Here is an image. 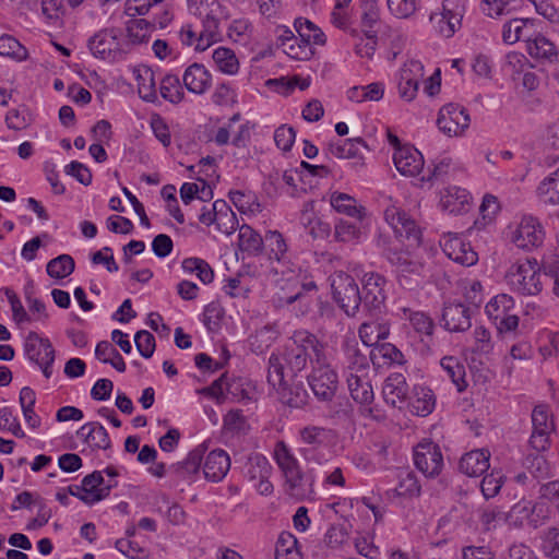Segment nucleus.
<instances>
[{"label": "nucleus", "instance_id": "1", "mask_svg": "<svg viewBox=\"0 0 559 559\" xmlns=\"http://www.w3.org/2000/svg\"><path fill=\"white\" fill-rule=\"evenodd\" d=\"M290 341L283 353H272L269 357H276L280 360L283 373L287 377L298 378L308 364L313 370L318 362L324 360V345L314 334L308 331H296Z\"/></svg>", "mask_w": 559, "mask_h": 559}, {"label": "nucleus", "instance_id": "2", "mask_svg": "<svg viewBox=\"0 0 559 559\" xmlns=\"http://www.w3.org/2000/svg\"><path fill=\"white\" fill-rule=\"evenodd\" d=\"M266 378L283 405L302 408L309 403L310 395L305 382L283 373V367L276 357L269 358Z\"/></svg>", "mask_w": 559, "mask_h": 559}, {"label": "nucleus", "instance_id": "3", "mask_svg": "<svg viewBox=\"0 0 559 559\" xmlns=\"http://www.w3.org/2000/svg\"><path fill=\"white\" fill-rule=\"evenodd\" d=\"M543 267L536 259L518 262L508 270L506 280L514 292L523 296H535L543 289Z\"/></svg>", "mask_w": 559, "mask_h": 559}, {"label": "nucleus", "instance_id": "4", "mask_svg": "<svg viewBox=\"0 0 559 559\" xmlns=\"http://www.w3.org/2000/svg\"><path fill=\"white\" fill-rule=\"evenodd\" d=\"M274 455L276 463L286 479L288 492L296 498H304L307 493L312 492V480L306 487V477L302 474L298 461L290 453L284 441H280L275 445Z\"/></svg>", "mask_w": 559, "mask_h": 559}, {"label": "nucleus", "instance_id": "5", "mask_svg": "<svg viewBox=\"0 0 559 559\" xmlns=\"http://www.w3.org/2000/svg\"><path fill=\"white\" fill-rule=\"evenodd\" d=\"M361 307L370 317H379L385 312L386 278L377 272H367L361 280Z\"/></svg>", "mask_w": 559, "mask_h": 559}, {"label": "nucleus", "instance_id": "6", "mask_svg": "<svg viewBox=\"0 0 559 559\" xmlns=\"http://www.w3.org/2000/svg\"><path fill=\"white\" fill-rule=\"evenodd\" d=\"M333 299L348 317H356L361 307L360 288L353 276L338 272L332 277Z\"/></svg>", "mask_w": 559, "mask_h": 559}, {"label": "nucleus", "instance_id": "7", "mask_svg": "<svg viewBox=\"0 0 559 559\" xmlns=\"http://www.w3.org/2000/svg\"><path fill=\"white\" fill-rule=\"evenodd\" d=\"M383 254L392 265L396 266L397 283L401 287L412 290L419 286L424 267L420 262L412 260L407 252L392 248H386Z\"/></svg>", "mask_w": 559, "mask_h": 559}, {"label": "nucleus", "instance_id": "8", "mask_svg": "<svg viewBox=\"0 0 559 559\" xmlns=\"http://www.w3.org/2000/svg\"><path fill=\"white\" fill-rule=\"evenodd\" d=\"M308 384L314 396L320 401H332L336 393L338 379L336 372L330 367L324 355V360L307 377Z\"/></svg>", "mask_w": 559, "mask_h": 559}, {"label": "nucleus", "instance_id": "9", "mask_svg": "<svg viewBox=\"0 0 559 559\" xmlns=\"http://www.w3.org/2000/svg\"><path fill=\"white\" fill-rule=\"evenodd\" d=\"M24 349L29 360L39 366L45 378L49 379L52 374L51 366L56 355L50 341L31 331L26 336Z\"/></svg>", "mask_w": 559, "mask_h": 559}, {"label": "nucleus", "instance_id": "10", "mask_svg": "<svg viewBox=\"0 0 559 559\" xmlns=\"http://www.w3.org/2000/svg\"><path fill=\"white\" fill-rule=\"evenodd\" d=\"M386 222L392 226L394 234L401 240L407 241L408 248H417L421 242V229L404 211L395 206L384 211Z\"/></svg>", "mask_w": 559, "mask_h": 559}, {"label": "nucleus", "instance_id": "11", "mask_svg": "<svg viewBox=\"0 0 559 559\" xmlns=\"http://www.w3.org/2000/svg\"><path fill=\"white\" fill-rule=\"evenodd\" d=\"M533 432L530 438L531 447L537 452L546 451L550 445V433L555 431V423L548 406L539 404L532 412Z\"/></svg>", "mask_w": 559, "mask_h": 559}, {"label": "nucleus", "instance_id": "12", "mask_svg": "<svg viewBox=\"0 0 559 559\" xmlns=\"http://www.w3.org/2000/svg\"><path fill=\"white\" fill-rule=\"evenodd\" d=\"M471 118L467 110L459 104H447L439 110L437 126L449 136L462 135L469 127Z\"/></svg>", "mask_w": 559, "mask_h": 559}, {"label": "nucleus", "instance_id": "13", "mask_svg": "<svg viewBox=\"0 0 559 559\" xmlns=\"http://www.w3.org/2000/svg\"><path fill=\"white\" fill-rule=\"evenodd\" d=\"M414 463L425 476H438L443 466L440 447L432 441L419 443L414 450Z\"/></svg>", "mask_w": 559, "mask_h": 559}, {"label": "nucleus", "instance_id": "14", "mask_svg": "<svg viewBox=\"0 0 559 559\" xmlns=\"http://www.w3.org/2000/svg\"><path fill=\"white\" fill-rule=\"evenodd\" d=\"M443 252L454 262L464 266H472L477 263L478 255L469 242H466L456 234L449 233L440 240Z\"/></svg>", "mask_w": 559, "mask_h": 559}, {"label": "nucleus", "instance_id": "15", "mask_svg": "<svg viewBox=\"0 0 559 559\" xmlns=\"http://www.w3.org/2000/svg\"><path fill=\"white\" fill-rule=\"evenodd\" d=\"M441 322L449 332H465L472 326V310L462 302L444 304Z\"/></svg>", "mask_w": 559, "mask_h": 559}, {"label": "nucleus", "instance_id": "16", "mask_svg": "<svg viewBox=\"0 0 559 559\" xmlns=\"http://www.w3.org/2000/svg\"><path fill=\"white\" fill-rule=\"evenodd\" d=\"M543 239L544 231L534 217H524L513 235V242L526 250L539 246Z\"/></svg>", "mask_w": 559, "mask_h": 559}, {"label": "nucleus", "instance_id": "17", "mask_svg": "<svg viewBox=\"0 0 559 559\" xmlns=\"http://www.w3.org/2000/svg\"><path fill=\"white\" fill-rule=\"evenodd\" d=\"M393 162L396 169L404 176H416L424 167V157L414 146L400 147L394 152Z\"/></svg>", "mask_w": 559, "mask_h": 559}, {"label": "nucleus", "instance_id": "18", "mask_svg": "<svg viewBox=\"0 0 559 559\" xmlns=\"http://www.w3.org/2000/svg\"><path fill=\"white\" fill-rule=\"evenodd\" d=\"M119 29L103 28L88 39V48L96 58L106 59L118 49Z\"/></svg>", "mask_w": 559, "mask_h": 559}, {"label": "nucleus", "instance_id": "19", "mask_svg": "<svg viewBox=\"0 0 559 559\" xmlns=\"http://www.w3.org/2000/svg\"><path fill=\"white\" fill-rule=\"evenodd\" d=\"M424 67L421 62L412 60L401 71L399 81L400 96L407 102L413 100L416 97L419 81L417 75H423Z\"/></svg>", "mask_w": 559, "mask_h": 559}, {"label": "nucleus", "instance_id": "20", "mask_svg": "<svg viewBox=\"0 0 559 559\" xmlns=\"http://www.w3.org/2000/svg\"><path fill=\"white\" fill-rule=\"evenodd\" d=\"M230 468V459L224 450L211 451L204 462V477L213 483H218L225 478Z\"/></svg>", "mask_w": 559, "mask_h": 559}, {"label": "nucleus", "instance_id": "21", "mask_svg": "<svg viewBox=\"0 0 559 559\" xmlns=\"http://www.w3.org/2000/svg\"><path fill=\"white\" fill-rule=\"evenodd\" d=\"M455 8H457L455 0H444L442 3V12L431 13L430 15L431 23L441 24V22H444V19H447V26H439V33L447 38L453 36L461 25L462 15L454 11Z\"/></svg>", "mask_w": 559, "mask_h": 559}, {"label": "nucleus", "instance_id": "22", "mask_svg": "<svg viewBox=\"0 0 559 559\" xmlns=\"http://www.w3.org/2000/svg\"><path fill=\"white\" fill-rule=\"evenodd\" d=\"M347 386L352 399L361 405H369L373 402L374 394L368 378V373L358 374L348 372L346 376Z\"/></svg>", "mask_w": 559, "mask_h": 559}, {"label": "nucleus", "instance_id": "23", "mask_svg": "<svg viewBox=\"0 0 559 559\" xmlns=\"http://www.w3.org/2000/svg\"><path fill=\"white\" fill-rule=\"evenodd\" d=\"M104 483L105 480L103 474L99 471H94L93 473L86 475L82 479V488L84 495L81 497V501L87 506H92L107 498L108 487H102Z\"/></svg>", "mask_w": 559, "mask_h": 559}, {"label": "nucleus", "instance_id": "24", "mask_svg": "<svg viewBox=\"0 0 559 559\" xmlns=\"http://www.w3.org/2000/svg\"><path fill=\"white\" fill-rule=\"evenodd\" d=\"M489 451L484 449L474 450L461 457L459 468L469 477H478L489 468Z\"/></svg>", "mask_w": 559, "mask_h": 559}, {"label": "nucleus", "instance_id": "25", "mask_svg": "<svg viewBox=\"0 0 559 559\" xmlns=\"http://www.w3.org/2000/svg\"><path fill=\"white\" fill-rule=\"evenodd\" d=\"M211 74L201 63H192L183 73V85L194 94H203L211 85Z\"/></svg>", "mask_w": 559, "mask_h": 559}, {"label": "nucleus", "instance_id": "26", "mask_svg": "<svg viewBox=\"0 0 559 559\" xmlns=\"http://www.w3.org/2000/svg\"><path fill=\"white\" fill-rule=\"evenodd\" d=\"M203 455L204 449L197 447L189 452L182 462L171 464L168 471L179 478L191 481L200 471Z\"/></svg>", "mask_w": 559, "mask_h": 559}, {"label": "nucleus", "instance_id": "27", "mask_svg": "<svg viewBox=\"0 0 559 559\" xmlns=\"http://www.w3.org/2000/svg\"><path fill=\"white\" fill-rule=\"evenodd\" d=\"M382 393L385 402L392 406L404 403L408 393L405 378L400 373L391 374L383 384Z\"/></svg>", "mask_w": 559, "mask_h": 559}, {"label": "nucleus", "instance_id": "28", "mask_svg": "<svg viewBox=\"0 0 559 559\" xmlns=\"http://www.w3.org/2000/svg\"><path fill=\"white\" fill-rule=\"evenodd\" d=\"M359 337L366 346L376 347L382 344L390 334V325L384 321L364 322L358 330Z\"/></svg>", "mask_w": 559, "mask_h": 559}, {"label": "nucleus", "instance_id": "29", "mask_svg": "<svg viewBox=\"0 0 559 559\" xmlns=\"http://www.w3.org/2000/svg\"><path fill=\"white\" fill-rule=\"evenodd\" d=\"M526 49L532 58H543L549 62L557 61L558 51L554 43L538 34L534 38L527 35Z\"/></svg>", "mask_w": 559, "mask_h": 559}, {"label": "nucleus", "instance_id": "30", "mask_svg": "<svg viewBox=\"0 0 559 559\" xmlns=\"http://www.w3.org/2000/svg\"><path fill=\"white\" fill-rule=\"evenodd\" d=\"M332 207L338 212L350 217H357L361 219L365 216V207L357 206L356 199L347 193L333 192L330 198Z\"/></svg>", "mask_w": 559, "mask_h": 559}, {"label": "nucleus", "instance_id": "31", "mask_svg": "<svg viewBox=\"0 0 559 559\" xmlns=\"http://www.w3.org/2000/svg\"><path fill=\"white\" fill-rule=\"evenodd\" d=\"M156 28L155 21L132 19L127 23V33L132 44L146 43Z\"/></svg>", "mask_w": 559, "mask_h": 559}, {"label": "nucleus", "instance_id": "32", "mask_svg": "<svg viewBox=\"0 0 559 559\" xmlns=\"http://www.w3.org/2000/svg\"><path fill=\"white\" fill-rule=\"evenodd\" d=\"M238 240L239 248L242 252H247L251 255H258L263 250L264 240L248 225H242L239 228Z\"/></svg>", "mask_w": 559, "mask_h": 559}, {"label": "nucleus", "instance_id": "33", "mask_svg": "<svg viewBox=\"0 0 559 559\" xmlns=\"http://www.w3.org/2000/svg\"><path fill=\"white\" fill-rule=\"evenodd\" d=\"M95 356L102 362L111 365L119 372L126 370V362L122 356L108 341L97 343Z\"/></svg>", "mask_w": 559, "mask_h": 559}, {"label": "nucleus", "instance_id": "34", "mask_svg": "<svg viewBox=\"0 0 559 559\" xmlns=\"http://www.w3.org/2000/svg\"><path fill=\"white\" fill-rule=\"evenodd\" d=\"M275 559H301L298 540L292 533L283 532L278 536L275 547Z\"/></svg>", "mask_w": 559, "mask_h": 559}, {"label": "nucleus", "instance_id": "35", "mask_svg": "<svg viewBox=\"0 0 559 559\" xmlns=\"http://www.w3.org/2000/svg\"><path fill=\"white\" fill-rule=\"evenodd\" d=\"M440 365L451 381L456 385L457 391L463 392L467 388L464 365L461 364L457 358L452 356L443 357Z\"/></svg>", "mask_w": 559, "mask_h": 559}, {"label": "nucleus", "instance_id": "36", "mask_svg": "<svg viewBox=\"0 0 559 559\" xmlns=\"http://www.w3.org/2000/svg\"><path fill=\"white\" fill-rule=\"evenodd\" d=\"M243 473L249 480H258L270 476L271 465L265 456L253 454L249 456L243 467Z\"/></svg>", "mask_w": 559, "mask_h": 559}, {"label": "nucleus", "instance_id": "37", "mask_svg": "<svg viewBox=\"0 0 559 559\" xmlns=\"http://www.w3.org/2000/svg\"><path fill=\"white\" fill-rule=\"evenodd\" d=\"M159 92L162 97L171 104H179L185 97L180 80L175 74H166L163 78Z\"/></svg>", "mask_w": 559, "mask_h": 559}, {"label": "nucleus", "instance_id": "38", "mask_svg": "<svg viewBox=\"0 0 559 559\" xmlns=\"http://www.w3.org/2000/svg\"><path fill=\"white\" fill-rule=\"evenodd\" d=\"M75 267L74 260L69 254H60L47 263V274L57 280L69 276Z\"/></svg>", "mask_w": 559, "mask_h": 559}, {"label": "nucleus", "instance_id": "39", "mask_svg": "<svg viewBox=\"0 0 559 559\" xmlns=\"http://www.w3.org/2000/svg\"><path fill=\"white\" fill-rule=\"evenodd\" d=\"M213 60L218 69L226 74H235L239 69V61L230 48L218 47L213 52Z\"/></svg>", "mask_w": 559, "mask_h": 559}, {"label": "nucleus", "instance_id": "40", "mask_svg": "<svg viewBox=\"0 0 559 559\" xmlns=\"http://www.w3.org/2000/svg\"><path fill=\"white\" fill-rule=\"evenodd\" d=\"M359 146H365V141L355 138L330 143L329 150L337 158H353L358 156Z\"/></svg>", "mask_w": 559, "mask_h": 559}, {"label": "nucleus", "instance_id": "41", "mask_svg": "<svg viewBox=\"0 0 559 559\" xmlns=\"http://www.w3.org/2000/svg\"><path fill=\"white\" fill-rule=\"evenodd\" d=\"M540 540V549L544 556L549 559H559V525L543 531Z\"/></svg>", "mask_w": 559, "mask_h": 559}, {"label": "nucleus", "instance_id": "42", "mask_svg": "<svg viewBox=\"0 0 559 559\" xmlns=\"http://www.w3.org/2000/svg\"><path fill=\"white\" fill-rule=\"evenodd\" d=\"M346 354V374L354 372L358 374L368 373L369 362L368 358L362 355L355 345H347L345 349Z\"/></svg>", "mask_w": 559, "mask_h": 559}, {"label": "nucleus", "instance_id": "43", "mask_svg": "<svg viewBox=\"0 0 559 559\" xmlns=\"http://www.w3.org/2000/svg\"><path fill=\"white\" fill-rule=\"evenodd\" d=\"M138 93L139 96L147 103H156L158 100L154 72L150 69H145L143 74H138Z\"/></svg>", "mask_w": 559, "mask_h": 559}, {"label": "nucleus", "instance_id": "44", "mask_svg": "<svg viewBox=\"0 0 559 559\" xmlns=\"http://www.w3.org/2000/svg\"><path fill=\"white\" fill-rule=\"evenodd\" d=\"M0 56L10 57L17 61L25 60L28 56L26 48L13 36H0Z\"/></svg>", "mask_w": 559, "mask_h": 559}, {"label": "nucleus", "instance_id": "45", "mask_svg": "<svg viewBox=\"0 0 559 559\" xmlns=\"http://www.w3.org/2000/svg\"><path fill=\"white\" fill-rule=\"evenodd\" d=\"M527 24H533L531 19H513L503 26L502 38L506 44H514L522 38H527L524 28Z\"/></svg>", "mask_w": 559, "mask_h": 559}, {"label": "nucleus", "instance_id": "46", "mask_svg": "<svg viewBox=\"0 0 559 559\" xmlns=\"http://www.w3.org/2000/svg\"><path fill=\"white\" fill-rule=\"evenodd\" d=\"M86 442L93 449L107 450L111 447L107 430L96 421H92V428L86 432Z\"/></svg>", "mask_w": 559, "mask_h": 559}, {"label": "nucleus", "instance_id": "47", "mask_svg": "<svg viewBox=\"0 0 559 559\" xmlns=\"http://www.w3.org/2000/svg\"><path fill=\"white\" fill-rule=\"evenodd\" d=\"M539 198L549 204H559V180L550 175L546 177L537 188Z\"/></svg>", "mask_w": 559, "mask_h": 559}, {"label": "nucleus", "instance_id": "48", "mask_svg": "<svg viewBox=\"0 0 559 559\" xmlns=\"http://www.w3.org/2000/svg\"><path fill=\"white\" fill-rule=\"evenodd\" d=\"M435 407V396L429 389H420L416 393L415 400L412 402V409L418 416L429 415Z\"/></svg>", "mask_w": 559, "mask_h": 559}, {"label": "nucleus", "instance_id": "49", "mask_svg": "<svg viewBox=\"0 0 559 559\" xmlns=\"http://www.w3.org/2000/svg\"><path fill=\"white\" fill-rule=\"evenodd\" d=\"M514 300L511 296L507 294L497 295L492 298L486 306V312L488 316L493 317L496 320L499 319L502 314L508 313V311L513 308Z\"/></svg>", "mask_w": 559, "mask_h": 559}, {"label": "nucleus", "instance_id": "50", "mask_svg": "<svg viewBox=\"0 0 559 559\" xmlns=\"http://www.w3.org/2000/svg\"><path fill=\"white\" fill-rule=\"evenodd\" d=\"M361 231L356 224L340 219L334 227V238L341 242H350L360 238Z\"/></svg>", "mask_w": 559, "mask_h": 559}, {"label": "nucleus", "instance_id": "51", "mask_svg": "<svg viewBox=\"0 0 559 559\" xmlns=\"http://www.w3.org/2000/svg\"><path fill=\"white\" fill-rule=\"evenodd\" d=\"M378 357L394 364H402L404 358L402 352L391 343H382L371 349L370 359L374 362Z\"/></svg>", "mask_w": 559, "mask_h": 559}, {"label": "nucleus", "instance_id": "52", "mask_svg": "<svg viewBox=\"0 0 559 559\" xmlns=\"http://www.w3.org/2000/svg\"><path fill=\"white\" fill-rule=\"evenodd\" d=\"M300 440L304 444L309 445L311 449H317L324 443L326 439V430L323 427L307 426L300 431Z\"/></svg>", "mask_w": 559, "mask_h": 559}, {"label": "nucleus", "instance_id": "53", "mask_svg": "<svg viewBox=\"0 0 559 559\" xmlns=\"http://www.w3.org/2000/svg\"><path fill=\"white\" fill-rule=\"evenodd\" d=\"M503 479L504 476L499 471H492L483 478L480 488L486 499L493 498L499 493Z\"/></svg>", "mask_w": 559, "mask_h": 559}, {"label": "nucleus", "instance_id": "54", "mask_svg": "<svg viewBox=\"0 0 559 559\" xmlns=\"http://www.w3.org/2000/svg\"><path fill=\"white\" fill-rule=\"evenodd\" d=\"M348 540V532L344 525L333 524L324 535V544L331 549H338Z\"/></svg>", "mask_w": 559, "mask_h": 559}, {"label": "nucleus", "instance_id": "55", "mask_svg": "<svg viewBox=\"0 0 559 559\" xmlns=\"http://www.w3.org/2000/svg\"><path fill=\"white\" fill-rule=\"evenodd\" d=\"M265 242L270 248L271 254L277 261H281L285 258V253L287 251V245L283 237V235L277 230H270L265 235Z\"/></svg>", "mask_w": 559, "mask_h": 559}, {"label": "nucleus", "instance_id": "56", "mask_svg": "<svg viewBox=\"0 0 559 559\" xmlns=\"http://www.w3.org/2000/svg\"><path fill=\"white\" fill-rule=\"evenodd\" d=\"M400 483L396 488L399 496H415L419 495L420 486L417 477L413 472H403L400 474Z\"/></svg>", "mask_w": 559, "mask_h": 559}, {"label": "nucleus", "instance_id": "57", "mask_svg": "<svg viewBox=\"0 0 559 559\" xmlns=\"http://www.w3.org/2000/svg\"><path fill=\"white\" fill-rule=\"evenodd\" d=\"M136 349L144 358H151L155 350V337L145 330L138 331L134 335Z\"/></svg>", "mask_w": 559, "mask_h": 559}, {"label": "nucleus", "instance_id": "58", "mask_svg": "<svg viewBox=\"0 0 559 559\" xmlns=\"http://www.w3.org/2000/svg\"><path fill=\"white\" fill-rule=\"evenodd\" d=\"M284 51L289 57L297 60H308L314 53L311 44L304 41L300 37L299 39L296 37V41L289 43L286 48H284Z\"/></svg>", "mask_w": 559, "mask_h": 559}, {"label": "nucleus", "instance_id": "59", "mask_svg": "<svg viewBox=\"0 0 559 559\" xmlns=\"http://www.w3.org/2000/svg\"><path fill=\"white\" fill-rule=\"evenodd\" d=\"M409 322L416 332L424 334L427 337H431L435 329V323L430 317L424 312H412L409 316Z\"/></svg>", "mask_w": 559, "mask_h": 559}, {"label": "nucleus", "instance_id": "60", "mask_svg": "<svg viewBox=\"0 0 559 559\" xmlns=\"http://www.w3.org/2000/svg\"><path fill=\"white\" fill-rule=\"evenodd\" d=\"M543 276L554 284V294L559 297V260L551 255L542 261Z\"/></svg>", "mask_w": 559, "mask_h": 559}, {"label": "nucleus", "instance_id": "61", "mask_svg": "<svg viewBox=\"0 0 559 559\" xmlns=\"http://www.w3.org/2000/svg\"><path fill=\"white\" fill-rule=\"evenodd\" d=\"M455 197L452 193L441 198L440 205L450 213H456L467 203V193L465 190L456 189Z\"/></svg>", "mask_w": 559, "mask_h": 559}, {"label": "nucleus", "instance_id": "62", "mask_svg": "<svg viewBox=\"0 0 559 559\" xmlns=\"http://www.w3.org/2000/svg\"><path fill=\"white\" fill-rule=\"evenodd\" d=\"M296 138L294 128L282 124L274 132V141L278 148L284 152L290 151Z\"/></svg>", "mask_w": 559, "mask_h": 559}, {"label": "nucleus", "instance_id": "63", "mask_svg": "<svg viewBox=\"0 0 559 559\" xmlns=\"http://www.w3.org/2000/svg\"><path fill=\"white\" fill-rule=\"evenodd\" d=\"M151 128L153 130L154 135L156 139L165 146H169L171 143V136L169 132V128L167 123L165 122L164 118L158 115L154 114L151 118Z\"/></svg>", "mask_w": 559, "mask_h": 559}, {"label": "nucleus", "instance_id": "64", "mask_svg": "<svg viewBox=\"0 0 559 559\" xmlns=\"http://www.w3.org/2000/svg\"><path fill=\"white\" fill-rule=\"evenodd\" d=\"M64 171L67 175L74 177L83 186H90L92 183V173L80 162H71L66 166Z\"/></svg>", "mask_w": 559, "mask_h": 559}]
</instances>
